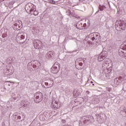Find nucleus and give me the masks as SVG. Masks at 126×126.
I'll list each match as a JSON object with an SVG mask.
<instances>
[{
  "instance_id": "nucleus-1",
  "label": "nucleus",
  "mask_w": 126,
  "mask_h": 126,
  "mask_svg": "<svg viewBox=\"0 0 126 126\" xmlns=\"http://www.w3.org/2000/svg\"><path fill=\"white\" fill-rule=\"evenodd\" d=\"M84 100V102H91L93 104H98L99 100L96 96H94L92 97H85L84 98H82Z\"/></svg>"
},
{
  "instance_id": "nucleus-2",
  "label": "nucleus",
  "mask_w": 126,
  "mask_h": 126,
  "mask_svg": "<svg viewBox=\"0 0 126 126\" xmlns=\"http://www.w3.org/2000/svg\"><path fill=\"white\" fill-rule=\"evenodd\" d=\"M34 102L35 103H40L43 100V94L40 92H38L34 95Z\"/></svg>"
},
{
  "instance_id": "nucleus-3",
  "label": "nucleus",
  "mask_w": 126,
  "mask_h": 126,
  "mask_svg": "<svg viewBox=\"0 0 126 126\" xmlns=\"http://www.w3.org/2000/svg\"><path fill=\"white\" fill-rule=\"evenodd\" d=\"M60 63L56 62L51 67V72L54 74L58 73L60 71Z\"/></svg>"
},
{
  "instance_id": "nucleus-4",
  "label": "nucleus",
  "mask_w": 126,
  "mask_h": 126,
  "mask_svg": "<svg viewBox=\"0 0 126 126\" xmlns=\"http://www.w3.org/2000/svg\"><path fill=\"white\" fill-rule=\"evenodd\" d=\"M90 38L92 40V41H94L95 40L96 42L98 41H101V36H100V34L98 33H92L90 35Z\"/></svg>"
},
{
  "instance_id": "nucleus-5",
  "label": "nucleus",
  "mask_w": 126,
  "mask_h": 126,
  "mask_svg": "<svg viewBox=\"0 0 126 126\" xmlns=\"http://www.w3.org/2000/svg\"><path fill=\"white\" fill-rule=\"evenodd\" d=\"M118 23V24H117ZM116 25L122 29V30H125L126 28V21L121 20L118 22V23H116Z\"/></svg>"
},
{
  "instance_id": "nucleus-6",
  "label": "nucleus",
  "mask_w": 126,
  "mask_h": 126,
  "mask_svg": "<svg viewBox=\"0 0 126 126\" xmlns=\"http://www.w3.org/2000/svg\"><path fill=\"white\" fill-rule=\"evenodd\" d=\"M88 119H87V117H82L79 122V126H83V125H85V124H87V122L90 121V119H89V116H88Z\"/></svg>"
},
{
  "instance_id": "nucleus-7",
  "label": "nucleus",
  "mask_w": 126,
  "mask_h": 126,
  "mask_svg": "<svg viewBox=\"0 0 126 126\" xmlns=\"http://www.w3.org/2000/svg\"><path fill=\"white\" fill-rule=\"evenodd\" d=\"M33 46L35 48V49H36L37 50H38V49H40L41 47H42V41H40L39 40L36 39L33 41Z\"/></svg>"
},
{
  "instance_id": "nucleus-8",
  "label": "nucleus",
  "mask_w": 126,
  "mask_h": 126,
  "mask_svg": "<svg viewBox=\"0 0 126 126\" xmlns=\"http://www.w3.org/2000/svg\"><path fill=\"white\" fill-rule=\"evenodd\" d=\"M108 56L106 51H103L102 52L98 57V62H102V61H104L105 58Z\"/></svg>"
},
{
  "instance_id": "nucleus-9",
  "label": "nucleus",
  "mask_w": 126,
  "mask_h": 126,
  "mask_svg": "<svg viewBox=\"0 0 126 126\" xmlns=\"http://www.w3.org/2000/svg\"><path fill=\"white\" fill-rule=\"evenodd\" d=\"M55 55H56L55 51H50L45 55V58L48 60H52V59H53L54 57H55Z\"/></svg>"
},
{
  "instance_id": "nucleus-10",
  "label": "nucleus",
  "mask_w": 126,
  "mask_h": 126,
  "mask_svg": "<svg viewBox=\"0 0 126 126\" xmlns=\"http://www.w3.org/2000/svg\"><path fill=\"white\" fill-rule=\"evenodd\" d=\"M86 26H87V24L86 23H84L82 25V23L81 22H78L76 24L77 29H79L80 30H83V29H85V28H86Z\"/></svg>"
},
{
  "instance_id": "nucleus-11",
  "label": "nucleus",
  "mask_w": 126,
  "mask_h": 126,
  "mask_svg": "<svg viewBox=\"0 0 126 126\" xmlns=\"http://www.w3.org/2000/svg\"><path fill=\"white\" fill-rule=\"evenodd\" d=\"M31 6L32 7L30 9V11L31 12H32V11H33V15H38V12L36 11V6H34V5L31 4Z\"/></svg>"
},
{
  "instance_id": "nucleus-12",
  "label": "nucleus",
  "mask_w": 126,
  "mask_h": 126,
  "mask_svg": "<svg viewBox=\"0 0 126 126\" xmlns=\"http://www.w3.org/2000/svg\"><path fill=\"white\" fill-rule=\"evenodd\" d=\"M14 71H13V70L11 69H6L4 71V73L5 75H11V74L13 73Z\"/></svg>"
},
{
  "instance_id": "nucleus-13",
  "label": "nucleus",
  "mask_w": 126,
  "mask_h": 126,
  "mask_svg": "<svg viewBox=\"0 0 126 126\" xmlns=\"http://www.w3.org/2000/svg\"><path fill=\"white\" fill-rule=\"evenodd\" d=\"M109 64L108 61H105L102 64V66L104 67V68H106V67L109 66Z\"/></svg>"
},
{
  "instance_id": "nucleus-14",
  "label": "nucleus",
  "mask_w": 126,
  "mask_h": 126,
  "mask_svg": "<svg viewBox=\"0 0 126 126\" xmlns=\"http://www.w3.org/2000/svg\"><path fill=\"white\" fill-rule=\"evenodd\" d=\"M119 55H121V56H124L125 55V49L120 48L119 50Z\"/></svg>"
},
{
  "instance_id": "nucleus-15",
  "label": "nucleus",
  "mask_w": 126,
  "mask_h": 126,
  "mask_svg": "<svg viewBox=\"0 0 126 126\" xmlns=\"http://www.w3.org/2000/svg\"><path fill=\"white\" fill-rule=\"evenodd\" d=\"M84 44L86 47H88L90 45V41H87L86 40H84Z\"/></svg>"
},
{
  "instance_id": "nucleus-16",
  "label": "nucleus",
  "mask_w": 126,
  "mask_h": 126,
  "mask_svg": "<svg viewBox=\"0 0 126 126\" xmlns=\"http://www.w3.org/2000/svg\"><path fill=\"white\" fill-rule=\"evenodd\" d=\"M55 107L54 108H56V109H60L61 106H59V102L55 101Z\"/></svg>"
},
{
  "instance_id": "nucleus-17",
  "label": "nucleus",
  "mask_w": 126,
  "mask_h": 126,
  "mask_svg": "<svg viewBox=\"0 0 126 126\" xmlns=\"http://www.w3.org/2000/svg\"><path fill=\"white\" fill-rule=\"evenodd\" d=\"M119 82H120V79H119V78H116L114 79L115 84H116V85H118V84H119Z\"/></svg>"
},
{
  "instance_id": "nucleus-18",
  "label": "nucleus",
  "mask_w": 126,
  "mask_h": 126,
  "mask_svg": "<svg viewBox=\"0 0 126 126\" xmlns=\"http://www.w3.org/2000/svg\"><path fill=\"white\" fill-rule=\"evenodd\" d=\"M73 94L75 98H76V97L78 96V94L77 93V92H76V91H74L73 92Z\"/></svg>"
},
{
  "instance_id": "nucleus-19",
  "label": "nucleus",
  "mask_w": 126,
  "mask_h": 126,
  "mask_svg": "<svg viewBox=\"0 0 126 126\" xmlns=\"http://www.w3.org/2000/svg\"><path fill=\"white\" fill-rule=\"evenodd\" d=\"M36 67H37V68L39 67V66H40V65H41V63H40V62H37L36 64H35Z\"/></svg>"
},
{
  "instance_id": "nucleus-20",
  "label": "nucleus",
  "mask_w": 126,
  "mask_h": 126,
  "mask_svg": "<svg viewBox=\"0 0 126 126\" xmlns=\"http://www.w3.org/2000/svg\"><path fill=\"white\" fill-rule=\"evenodd\" d=\"M11 86V83L9 82H6V86Z\"/></svg>"
},
{
  "instance_id": "nucleus-21",
  "label": "nucleus",
  "mask_w": 126,
  "mask_h": 126,
  "mask_svg": "<svg viewBox=\"0 0 126 126\" xmlns=\"http://www.w3.org/2000/svg\"><path fill=\"white\" fill-rule=\"evenodd\" d=\"M20 38L22 39V40H24V39H25V36H24L23 34H22L20 36Z\"/></svg>"
},
{
  "instance_id": "nucleus-22",
  "label": "nucleus",
  "mask_w": 126,
  "mask_h": 126,
  "mask_svg": "<svg viewBox=\"0 0 126 126\" xmlns=\"http://www.w3.org/2000/svg\"><path fill=\"white\" fill-rule=\"evenodd\" d=\"M51 3H52L53 4H55L56 3V2L54 0H49Z\"/></svg>"
},
{
  "instance_id": "nucleus-23",
  "label": "nucleus",
  "mask_w": 126,
  "mask_h": 126,
  "mask_svg": "<svg viewBox=\"0 0 126 126\" xmlns=\"http://www.w3.org/2000/svg\"><path fill=\"white\" fill-rule=\"evenodd\" d=\"M107 91H109V92H111V91H112V89L109 88H107Z\"/></svg>"
},
{
  "instance_id": "nucleus-24",
  "label": "nucleus",
  "mask_w": 126,
  "mask_h": 126,
  "mask_svg": "<svg viewBox=\"0 0 126 126\" xmlns=\"http://www.w3.org/2000/svg\"><path fill=\"white\" fill-rule=\"evenodd\" d=\"M104 7L105 8L106 7L104 6L103 8H101V7H99V9L101 11H102V10H104Z\"/></svg>"
},
{
  "instance_id": "nucleus-25",
  "label": "nucleus",
  "mask_w": 126,
  "mask_h": 126,
  "mask_svg": "<svg viewBox=\"0 0 126 126\" xmlns=\"http://www.w3.org/2000/svg\"><path fill=\"white\" fill-rule=\"evenodd\" d=\"M96 117H98V119H100V117H101L99 114H96Z\"/></svg>"
},
{
  "instance_id": "nucleus-26",
  "label": "nucleus",
  "mask_w": 126,
  "mask_h": 126,
  "mask_svg": "<svg viewBox=\"0 0 126 126\" xmlns=\"http://www.w3.org/2000/svg\"><path fill=\"white\" fill-rule=\"evenodd\" d=\"M18 119L19 120H21V116H19L18 117Z\"/></svg>"
},
{
  "instance_id": "nucleus-27",
  "label": "nucleus",
  "mask_w": 126,
  "mask_h": 126,
  "mask_svg": "<svg viewBox=\"0 0 126 126\" xmlns=\"http://www.w3.org/2000/svg\"><path fill=\"white\" fill-rule=\"evenodd\" d=\"M16 26H17V27H18V28H20V26H19V25H18V24L16 25Z\"/></svg>"
},
{
  "instance_id": "nucleus-28",
  "label": "nucleus",
  "mask_w": 126,
  "mask_h": 126,
  "mask_svg": "<svg viewBox=\"0 0 126 126\" xmlns=\"http://www.w3.org/2000/svg\"><path fill=\"white\" fill-rule=\"evenodd\" d=\"M45 85L46 86H47V85H49V83H45Z\"/></svg>"
},
{
  "instance_id": "nucleus-29",
  "label": "nucleus",
  "mask_w": 126,
  "mask_h": 126,
  "mask_svg": "<svg viewBox=\"0 0 126 126\" xmlns=\"http://www.w3.org/2000/svg\"><path fill=\"white\" fill-rule=\"evenodd\" d=\"M79 65H80L81 66H82V63H79Z\"/></svg>"
},
{
  "instance_id": "nucleus-30",
  "label": "nucleus",
  "mask_w": 126,
  "mask_h": 126,
  "mask_svg": "<svg viewBox=\"0 0 126 126\" xmlns=\"http://www.w3.org/2000/svg\"><path fill=\"white\" fill-rule=\"evenodd\" d=\"M51 81H52V84H53V83H54V80H52V79H51Z\"/></svg>"
},
{
  "instance_id": "nucleus-31",
  "label": "nucleus",
  "mask_w": 126,
  "mask_h": 126,
  "mask_svg": "<svg viewBox=\"0 0 126 126\" xmlns=\"http://www.w3.org/2000/svg\"><path fill=\"white\" fill-rule=\"evenodd\" d=\"M62 122H63V123H65V120H62Z\"/></svg>"
},
{
  "instance_id": "nucleus-32",
  "label": "nucleus",
  "mask_w": 126,
  "mask_h": 126,
  "mask_svg": "<svg viewBox=\"0 0 126 126\" xmlns=\"http://www.w3.org/2000/svg\"><path fill=\"white\" fill-rule=\"evenodd\" d=\"M80 0V1H84V0Z\"/></svg>"
},
{
  "instance_id": "nucleus-33",
  "label": "nucleus",
  "mask_w": 126,
  "mask_h": 126,
  "mask_svg": "<svg viewBox=\"0 0 126 126\" xmlns=\"http://www.w3.org/2000/svg\"><path fill=\"white\" fill-rule=\"evenodd\" d=\"M4 0H0V2H1V1H3Z\"/></svg>"
},
{
  "instance_id": "nucleus-34",
  "label": "nucleus",
  "mask_w": 126,
  "mask_h": 126,
  "mask_svg": "<svg viewBox=\"0 0 126 126\" xmlns=\"http://www.w3.org/2000/svg\"><path fill=\"white\" fill-rule=\"evenodd\" d=\"M66 41V39H65L64 40V42H65Z\"/></svg>"
},
{
  "instance_id": "nucleus-35",
  "label": "nucleus",
  "mask_w": 126,
  "mask_h": 126,
  "mask_svg": "<svg viewBox=\"0 0 126 126\" xmlns=\"http://www.w3.org/2000/svg\"><path fill=\"white\" fill-rule=\"evenodd\" d=\"M85 60H86V59H83L84 62V61H85Z\"/></svg>"
},
{
  "instance_id": "nucleus-36",
  "label": "nucleus",
  "mask_w": 126,
  "mask_h": 126,
  "mask_svg": "<svg viewBox=\"0 0 126 126\" xmlns=\"http://www.w3.org/2000/svg\"><path fill=\"white\" fill-rule=\"evenodd\" d=\"M125 126H126V123H125Z\"/></svg>"
},
{
  "instance_id": "nucleus-37",
  "label": "nucleus",
  "mask_w": 126,
  "mask_h": 126,
  "mask_svg": "<svg viewBox=\"0 0 126 126\" xmlns=\"http://www.w3.org/2000/svg\"><path fill=\"white\" fill-rule=\"evenodd\" d=\"M91 83H93V81H91Z\"/></svg>"
},
{
  "instance_id": "nucleus-38",
  "label": "nucleus",
  "mask_w": 126,
  "mask_h": 126,
  "mask_svg": "<svg viewBox=\"0 0 126 126\" xmlns=\"http://www.w3.org/2000/svg\"><path fill=\"white\" fill-rule=\"evenodd\" d=\"M93 85L94 86V84H93Z\"/></svg>"
},
{
  "instance_id": "nucleus-39",
  "label": "nucleus",
  "mask_w": 126,
  "mask_h": 126,
  "mask_svg": "<svg viewBox=\"0 0 126 126\" xmlns=\"http://www.w3.org/2000/svg\"><path fill=\"white\" fill-rule=\"evenodd\" d=\"M42 121H44V119H42Z\"/></svg>"
}]
</instances>
